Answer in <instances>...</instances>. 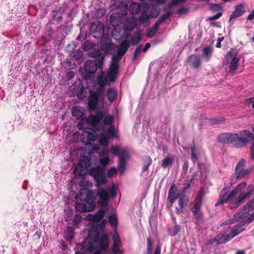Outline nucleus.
<instances>
[{
    "mask_svg": "<svg viewBox=\"0 0 254 254\" xmlns=\"http://www.w3.org/2000/svg\"><path fill=\"white\" fill-rule=\"evenodd\" d=\"M129 42L126 40L124 41L118 47L117 54L113 56L110 68L107 74L102 71L97 78V82L100 85L94 92L85 89L83 83L78 80L73 83L71 89L76 94L78 99H84L88 96V108L90 111L95 110L99 102L103 100V90L102 87L105 85H109L111 83L114 82L119 69V62L123 56L126 54L129 47Z\"/></svg>",
    "mask_w": 254,
    "mask_h": 254,
    "instance_id": "nucleus-1",
    "label": "nucleus"
},
{
    "mask_svg": "<svg viewBox=\"0 0 254 254\" xmlns=\"http://www.w3.org/2000/svg\"><path fill=\"white\" fill-rule=\"evenodd\" d=\"M105 213V210L100 209L96 213L89 214L87 216V219L95 224L92 225V228L89 231L87 240L81 244L80 250L84 254H92L96 249L101 251L108 249V237L105 234L100 235L105 228L106 220H103L100 224H97L103 219Z\"/></svg>",
    "mask_w": 254,
    "mask_h": 254,
    "instance_id": "nucleus-2",
    "label": "nucleus"
},
{
    "mask_svg": "<svg viewBox=\"0 0 254 254\" xmlns=\"http://www.w3.org/2000/svg\"><path fill=\"white\" fill-rule=\"evenodd\" d=\"M100 158V163L103 167L98 166L92 167L89 170V174L94 178L95 185L98 188L97 194L100 198V203L101 205L106 206L108 205L110 198L116 196L117 189L114 184L108 188L107 190L101 187L108 182L104 167L109 163L110 159L109 157Z\"/></svg>",
    "mask_w": 254,
    "mask_h": 254,
    "instance_id": "nucleus-3",
    "label": "nucleus"
},
{
    "mask_svg": "<svg viewBox=\"0 0 254 254\" xmlns=\"http://www.w3.org/2000/svg\"><path fill=\"white\" fill-rule=\"evenodd\" d=\"M247 186L246 182L239 184L230 193L227 194L230 190L229 187L223 188L221 191L219 200L216 202L215 206L223 203L231 202V209L238 207L243 201L249 197L254 192V185H250L247 189V191L241 192L237 197L236 195Z\"/></svg>",
    "mask_w": 254,
    "mask_h": 254,
    "instance_id": "nucleus-4",
    "label": "nucleus"
},
{
    "mask_svg": "<svg viewBox=\"0 0 254 254\" xmlns=\"http://www.w3.org/2000/svg\"><path fill=\"white\" fill-rule=\"evenodd\" d=\"M254 138V134L248 130H243L239 133H222L217 137L219 142L224 144H231L236 148L246 146Z\"/></svg>",
    "mask_w": 254,
    "mask_h": 254,
    "instance_id": "nucleus-5",
    "label": "nucleus"
},
{
    "mask_svg": "<svg viewBox=\"0 0 254 254\" xmlns=\"http://www.w3.org/2000/svg\"><path fill=\"white\" fill-rule=\"evenodd\" d=\"M88 55L90 57L95 58L97 61L88 60L84 64V68H80L81 74L85 79H88L92 74H94L98 68L102 69L105 59L104 54L99 50L91 51L89 52Z\"/></svg>",
    "mask_w": 254,
    "mask_h": 254,
    "instance_id": "nucleus-6",
    "label": "nucleus"
},
{
    "mask_svg": "<svg viewBox=\"0 0 254 254\" xmlns=\"http://www.w3.org/2000/svg\"><path fill=\"white\" fill-rule=\"evenodd\" d=\"M138 20L133 17L126 18L123 26V30L118 31V28L112 32V36L116 40H119L120 38L117 37V34L121 37L127 38L130 35L131 32L137 27Z\"/></svg>",
    "mask_w": 254,
    "mask_h": 254,
    "instance_id": "nucleus-7",
    "label": "nucleus"
},
{
    "mask_svg": "<svg viewBox=\"0 0 254 254\" xmlns=\"http://www.w3.org/2000/svg\"><path fill=\"white\" fill-rule=\"evenodd\" d=\"M236 221L233 218L232 219L228 220L223 222L221 226H226L224 229L218 234L214 239H211L210 241L211 244H213L214 241L217 242V244H222L229 241L232 239L230 234H227V233L230 230V225L234 223Z\"/></svg>",
    "mask_w": 254,
    "mask_h": 254,
    "instance_id": "nucleus-8",
    "label": "nucleus"
},
{
    "mask_svg": "<svg viewBox=\"0 0 254 254\" xmlns=\"http://www.w3.org/2000/svg\"><path fill=\"white\" fill-rule=\"evenodd\" d=\"M112 153L118 156L120 159L118 170L120 175H122L126 168V161L128 158L129 153L127 149L121 150L117 146H113L111 147Z\"/></svg>",
    "mask_w": 254,
    "mask_h": 254,
    "instance_id": "nucleus-9",
    "label": "nucleus"
},
{
    "mask_svg": "<svg viewBox=\"0 0 254 254\" xmlns=\"http://www.w3.org/2000/svg\"><path fill=\"white\" fill-rule=\"evenodd\" d=\"M85 203L77 202L75 204V208L80 212L90 211L93 210L96 204L92 192L89 190H86V197L84 198Z\"/></svg>",
    "mask_w": 254,
    "mask_h": 254,
    "instance_id": "nucleus-10",
    "label": "nucleus"
},
{
    "mask_svg": "<svg viewBox=\"0 0 254 254\" xmlns=\"http://www.w3.org/2000/svg\"><path fill=\"white\" fill-rule=\"evenodd\" d=\"M81 140L86 146L87 148H90V153L97 151L99 149L98 144L89 142L90 141H94L97 138V134L95 132L88 131H83L81 134Z\"/></svg>",
    "mask_w": 254,
    "mask_h": 254,
    "instance_id": "nucleus-11",
    "label": "nucleus"
},
{
    "mask_svg": "<svg viewBox=\"0 0 254 254\" xmlns=\"http://www.w3.org/2000/svg\"><path fill=\"white\" fill-rule=\"evenodd\" d=\"M98 116L90 115L86 119H82L77 124V127L79 129H85L90 127H93L97 129V123L99 122V117Z\"/></svg>",
    "mask_w": 254,
    "mask_h": 254,
    "instance_id": "nucleus-12",
    "label": "nucleus"
},
{
    "mask_svg": "<svg viewBox=\"0 0 254 254\" xmlns=\"http://www.w3.org/2000/svg\"><path fill=\"white\" fill-rule=\"evenodd\" d=\"M100 114L99 122L97 123V129H102L104 125H111L114 123L115 118L113 116L106 114L101 111H98L95 116H98Z\"/></svg>",
    "mask_w": 254,
    "mask_h": 254,
    "instance_id": "nucleus-13",
    "label": "nucleus"
},
{
    "mask_svg": "<svg viewBox=\"0 0 254 254\" xmlns=\"http://www.w3.org/2000/svg\"><path fill=\"white\" fill-rule=\"evenodd\" d=\"M244 166L245 160H240L237 165L235 168V172L232 176V180L230 183L231 185L234 184L237 179L242 178L250 173V171L249 170L244 169Z\"/></svg>",
    "mask_w": 254,
    "mask_h": 254,
    "instance_id": "nucleus-14",
    "label": "nucleus"
},
{
    "mask_svg": "<svg viewBox=\"0 0 254 254\" xmlns=\"http://www.w3.org/2000/svg\"><path fill=\"white\" fill-rule=\"evenodd\" d=\"M253 210H254V202L253 200H250L242 209L234 215L233 219L236 222L240 221L248 216L249 211Z\"/></svg>",
    "mask_w": 254,
    "mask_h": 254,
    "instance_id": "nucleus-15",
    "label": "nucleus"
},
{
    "mask_svg": "<svg viewBox=\"0 0 254 254\" xmlns=\"http://www.w3.org/2000/svg\"><path fill=\"white\" fill-rule=\"evenodd\" d=\"M104 31V29L101 22L96 21L92 23L90 33L94 38H99L101 37L103 35Z\"/></svg>",
    "mask_w": 254,
    "mask_h": 254,
    "instance_id": "nucleus-16",
    "label": "nucleus"
},
{
    "mask_svg": "<svg viewBox=\"0 0 254 254\" xmlns=\"http://www.w3.org/2000/svg\"><path fill=\"white\" fill-rule=\"evenodd\" d=\"M126 12L124 13V15L126 14L127 10V4L125 5V7ZM124 19V14L119 13L118 12H113L111 15L110 17V22L111 25L117 28L116 27L120 25V24L122 22Z\"/></svg>",
    "mask_w": 254,
    "mask_h": 254,
    "instance_id": "nucleus-17",
    "label": "nucleus"
},
{
    "mask_svg": "<svg viewBox=\"0 0 254 254\" xmlns=\"http://www.w3.org/2000/svg\"><path fill=\"white\" fill-rule=\"evenodd\" d=\"M201 203L194 202L193 206L191 207L193 215L197 221H201L203 218V213L201 209Z\"/></svg>",
    "mask_w": 254,
    "mask_h": 254,
    "instance_id": "nucleus-18",
    "label": "nucleus"
},
{
    "mask_svg": "<svg viewBox=\"0 0 254 254\" xmlns=\"http://www.w3.org/2000/svg\"><path fill=\"white\" fill-rule=\"evenodd\" d=\"M113 240L112 253L113 254H123V251L121 249L122 243L119 236L115 234L113 236Z\"/></svg>",
    "mask_w": 254,
    "mask_h": 254,
    "instance_id": "nucleus-19",
    "label": "nucleus"
},
{
    "mask_svg": "<svg viewBox=\"0 0 254 254\" xmlns=\"http://www.w3.org/2000/svg\"><path fill=\"white\" fill-rule=\"evenodd\" d=\"M90 166V161L88 159H83L79 162L76 169L79 171L80 175L82 176L86 174Z\"/></svg>",
    "mask_w": 254,
    "mask_h": 254,
    "instance_id": "nucleus-20",
    "label": "nucleus"
},
{
    "mask_svg": "<svg viewBox=\"0 0 254 254\" xmlns=\"http://www.w3.org/2000/svg\"><path fill=\"white\" fill-rule=\"evenodd\" d=\"M226 58L227 60L231 59L229 68L230 71L234 72L238 67L239 59L236 56L233 57L232 52L231 51L227 53Z\"/></svg>",
    "mask_w": 254,
    "mask_h": 254,
    "instance_id": "nucleus-21",
    "label": "nucleus"
},
{
    "mask_svg": "<svg viewBox=\"0 0 254 254\" xmlns=\"http://www.w3.org/2000/svg\"><path fill=\"white\" fill-rule=\"evenodd\" d=\"M246 224H247V223L245 222V220H243L240 222L238 224L232 227L231 233L230 234L232 239L245 230V228L244 227V226Z\"/></svg>",
    "mask_w": 254,
    "mask_h": 254,
    "instance_id": "nucleus-22",
    "label": "nucleus"
},
{
    "mask_svg": "<svg viewBox=\"0 0 254 254\" xmlns=\"http://www.w3.org/2000/svg\"><path fill=\"white\" fill-rule=\"evenodd\" d=\"M97 130H101L102 131L101 132H104L105 135L109 139L118 137L117 131L115 129L114 125L110 126L107 129H105V127H103L102 129H98Z\"/></svg>",
    "mask_w": 254,
    "mask_h": 254,
    "instance_id": "nucleus-23",
    "label": "nucleus"
},
{
    "mask_svg": "<svg viewBox=\"0 0 254 254\" xmlns=\"http://www.w3.org/2000/svg\"><path fill=\"white\" fill-rule=\"evenodd\" d=\"M191 152V159L194 163L201 156L203 152L200 149L195 148L194 145H191L190 147Z\"/></svg>",
    "mask_w": 254,
    "mask_h": 254,
    "instance_id": "nucleus-24",
    "label": "nucleus"
},
{
    "mask_svg": "<svg viewBox=\"0 0 254 254\" xmlns=\"http://www.w3.org/2000/svg\"><path fill=\"white\" fill-rule=\"evenodd\" d=\"M177 187L174 185H172L170 188L168 196V199L171 204H173L176 199L178 197V195L177 194Z\"/></svg>",
    "mask_w": 254,
    "mask_h": 254,
    "instance_id": "nucleus-25",
    "label": "nucleus"
},
{
    "mask_svg": "<svg viewBox=\"0 0 254 254\" xmlns=\"http://www.w3.org/2000/svg\"><path fill=\"white\" fill-rule=\"evenodd\" d=\"M245 12V7L243 4H240L237 5L235 7V10L232 13L230 16L229 21H230L233 18L242 15Z\"/></svg>",
    "mask_w": 254,
    "mask_h": 254,
    "instance_id": "nucleus-26",
    "label": "nucleus"
},
{
    "mask_svg": "<svg viewBox=\"0 0 254 254\" xmlns=\"http://www.w3.org/2000/svg\"><path fill=\"white\" fill-rule=\"evenodd\" d=\"M118 92L117 90L113 87L110 88L106 94V96L108 101L110 102L115 101L117 97Z\"/></svg>",
    "mask_w": 254,
    "mask_h": 254,
    "instance_id": "nucleus-27",
    "label": "nucleus"
},
{
    "mask_svg": "<svg viewBox=\"0 0 254 254\" xmlns=\"http://www.w3.org/2000/svg\"><path fill=\"white\" fill-rule=\"evenodd\" d=\"M188 61L194 67L197 68L200 64L201 59L200 56L197 55H191L189 57Z\"/></svg>",
    "mask_w": 254,
    "mask_h": 254,
    "instance_id": "nucleus-28",
    "label": "nucleus"
},
{
    "mask_svg": "<svg viewBox=\"0 0 254 254\" xmlns=\"http://www.w3.org/2000/svg\"><path fill=\"white\" fill-rule=\"evenodd\" d=\"M141 4L139 2H133L129 4V10L132 15L137 14L141 9Z\"/></svg>",
    "mask_w": 254,
    "mask_h": 254,
    "instance_id": "nucleus-29",
    "label": "nucleus"
},
{
    "mask_svg": "<svg viewBox=\"0 0 254 254\" xmlns=\"http://www.w3.org/2000/svg\"><path fill=\"white\" fill-rule=\"evenodd\" d=\"M83 112L84 109L79 106H75L72 109V114L77 119H80L83 117Z\"/></svg>",
    "mask_w": 254,
    "mask_h": 254,
    "instance_id": "nucleus-30",
    "label": "nucleus"
},
{
    "mask_svg": "<svg viewBox=\"0 0 254 254\" xmlns=\"http://www.w3.org/2000/svg\"><path fill=\"white\" fill-rule=\"evenodd\" d=\"M175 161L174 157L172 156H167L164 158L161 162V166L165 169L171 166Z\"/></svg>",
    "mask_w": 254,
    "mask_h": 254,
    "instance_id": "nucleus-31",
    "label": "nucleus"
},
{
    "mask_svg": "<svg viewBox=\"0 0 254 254\" xmlns=\"http://www.w3.org/2000/svg\"><path fill=\"white\" fill-rule=\"evenodd\" d=\"M202 52L203 58L205 62L209 61L212 56V49L209 46H206L203 48Z\"/></svg>",
    "mask_w": 254,
    "mask_h": 254,
    "instance_id": "nucleus-32",
    "label": "nucleus"
},
{
    "mask_svg": "<svg viewBox=\"0 0 254 254\" xmlns=\"http://www.w3.org/2000/svg\"><path fill=\"white\" fill-rule=\"evenodd\" d=\"M109 138L107 137L104 132H101L100 137L99 139V143L100 145L104 146H107L108 145V141Z\"/></svg>",
    "mask_w": 254,
    "mask_h": 254,
    "instance_id": "nucleus-33",
    "label": "nucleus"
},
{
    "mask_svg": "<svg viewBox=\"0 0 254 254\" xmlns=\"http://www.w3.org/2000/svg\"><path fill=\"white\" fill-rule=\"evenodd\" d=\"M159 30V26H156L154 24L153 27L151 28L147 32L146 36L149 38L154 37Z\"/></svg>",
    "mask_w": 254,
    "mask_h": 254,
    "instance_id": "nucleus-34",
    "label": "nucleus"
},
{
    "mask_svg": "<svg viewBox=\"0 0 254 254\" xmlns=\"http://www.w3.org/2000/svg\"><path fill=\"white\" fill-rule=\"evenodd\" d=\"M141 33L140 31L136 32V34L132 36L131 39V44L132 45L137 44L141 39Z\"/></svg>",
    "mask_w": 254,
    "mask_h": 254,
    "instance_id": "nucleus-35",
    "label": "nucleus"
},
{
    "mask_svg": "<svg viewBox=\"0 0 254 254\" xmlns=\"http://www.w3.org/2000/svg\"><path fill=\"white\" fill-rule=\"evenodd\" d=\"M181 230V227L179 225H176L173 228L168 230V233L171 236H176Z\"/></svg>",
    "mask_w": 254,
    "mask_h": 254,
    "instance_id": "nucleus-36",
    "label": "nucleus"
},
{
    "mask_svg": "<svg viewBox=\"0 0 254 254\" xmlns=\"http://www.w3.org/2000/svg\"><path fill=\"white\" fill-rule=\"evenodd\" d=\"M151 163L152 160L151 158L149 156H146L145 158V162L142 168V171L143 172L147 171L148 169V167L151 164Z\"/></svg>",
    "mask_w": 254,
    "mask_h": 254,
    "instance_id": "nucleus-37",
    "label": "nucleus"
},
{
    "mask_svg": "<svg viewBox=\"0 0 254 254\" xmlns=\"http://www.w3.org/2000/svg\"><path fill=\"white\" fill-rule=\"evenodd\" d=\"M109 221L111 225L117 227L118 225V218L115 214H112L109 216Z\"/></svg>",
    "mask_w": 254,
    "mask_h": 254,
    "instance_id": "nucleus-38",
    "label": "nucleus"
},
{
    "mask_svg": "<svg viewBox=\"0 0 254 254\" xmlns=\"http://www.w3.org/2000/svg\"><path fill=\"white\" fill-rule=\"evenodd\" d=\"M74 232L72 227H68L64 232V237L65 238L72 239L73 238Z\"/></svg>",
    "mask_w": 254,
    "mask_h": 254,
    "instance_id": "nucleus-39",
    "label": "nucleus"
},
{
    "mask_svg": "<svg viewBox=\"0 0 254 254\" xmlns=\"http://www.w3.org/2000/svg\"><path fill=\"white\" fill-rule=\"evenodd\" d=\"M149 18V15L146 13V12H142L139 17V21L141 23H145L146 22Z\"/></svg>",
    "mask_w": 254,
    "mask_h": 254,
    "instance_id": "nucleus-40",
    "label": "nucleus"
},
{
    "mask_svg": "<svg viewBox=\"0 0 254 254\" xmlns=\"http://www.w3.org/2000/svg\"><path fill=\"white\" fill-rule=\"evenodd\" d=\"M169 13H166L162 15L155 23L156 26H159L160 24L164 22L169 17Z\"/></svg>",
    "mask_w": 254,
    "mask_h": 254,
    "instance_id": "nucleus-41",
    "label": "nucleus"
},
{
    "mask_svg": "<svg viewBox=\"0 0 254 254\" xmlns=\"http://www.w3.org/2000/svg\"><path fill=\"white\" fill-rule=\"evenodd\" d=\"M204 194H205V193L204 192V190L203 188H202L200 189V190L199 191V194H198L197 197L196 198V199H195L194 200V202L202 203V201L203 197Z\"/></svg>",
    "mask_w": 254,
    "mask_h": 254,
    "instance_id": "nucleus-42",
    "label": "nucleus"
},
{
    "mask_svg": "<svg viewBox=\"0 0 254 254\" xmlns=\"http://www.w3.org/2000/svg\"><path fill=\"white\" fill-rule=\"evenodd\" d=\"M83 56V52L80 50H75L73 53L72 57L76 60H79Z\"/></svg>",
    "mask_w": 254,
    "mask_h": 254,
    "instance_id": "nucleus-43",
    "label": "nucleus"
},
{
    "mask_svg": "<svg viewBox=\"0 0 254 254\" xmlns=\"http://www.w3.org/2000/svg\"><path fill=\"white\" fill-rule=\"evenodd\" d=\"M224 121V119L223 118H217L210 120V123L211 125H215L221 123Z\"/></svg>",
    "mask_w": 254,
    "mask_h": 254,
    "instance_id": "nucleus-44",
    "label": "nucleus"
},
{
    "mask_svg": "<svg viewBox=\"0 0 254 254\" xmlns=\"http://www.w3.org/2000/svg\"><path fill=\"white\" fill-rule=\"evenodd\" d=\"M147 254H152V244L151 242V240L150 238H147Z\"/></svg>",
    "mask_w": 254,
    "mask_h": 254,
    "instance_id": "nucleus-45",
    "label": "nucleus"
},
{
    "mask_svg": "<svg viewBox=\"0 0 254 254\" xmlns=\"http://www.w3.org/2000/svg\"><path fill=\"white\" fill-rule=\"evenodd\" d=\"M106 13L105 10L103 8L98 9L95 12V16L97 18L103 16Z\"/></svg>",
    "mask_w": 254,
    "mask_h": 254,
    "instance_id": "nucleus-46",
    "label": "nucleus"
},
{
    "mask_svg": "<svg viewBox=\"0 0 254 254\" xmlns=\"http://www.w3.org/2000/svg\"><path fill=\"white\" fill-rule=\"evenodd\" d=\"M109 151L107 149H103L99 153L100 158L109 157Z\"/></svg>",
    "mask_w": 254,
    "mask_h": 254,
    "instance_id": "nucleus-47",
    "label": "nucleus"
},
{
    "mask_svg": "<svg viewBox=\"0 0 254 254\" xmlns=\"http://www.w3.org/2000/svg\"><path fill=\"white\" fill-rule=\"evenodd\" d=\"M244 220L247 224H249L254 221V211L250 214L249 216Z\"/></svg>",
    "mask_w": 254,
    "mask_h": 254,
    "instance_id": "nucleus-48",
    "label": "nucleus"
},
{
    "mask_svg": "<svg viewBox=\"0 0 254 254\" xmlns=\"http://www.w3.org/2000/svg\"><path fill=\"white\" fill-rule=\"evenodd\" d=\"M142 45H139L138 47L136 48L133 55V59H135L136 57L138 56V55L140 54L142 50Z\"/></svg>",
    "mask_w": 254,
    "mask_h": 254,
    "instance_id": "nucleus-49",
    "label": "nucleus"
},
{
    "mask_svg": "<svg viewBox=\"0 0 254 254\" xmlns=\"http://www.w3.org/2000/svg\"><path fill=\"white\" fill-rule=\"evenodd\" d=\"M82 216L80 214H76L74 217L73 223L74 224H77L81 221Z\"/></svg>",
    "mask_w": 254,
    "mask_h": 254,
    "instance_id": "nucleus-50",
    "label": "nucleus"
},
{
    "mask_svg": "<svg viewBox=\"0 0 254 254\" xmlns=\"http://www.w3.org/2000/svg\"><path fill=\"white\" fill-rule=\"evenodd\" d=\"M117 172V169L115 168H111L108 170L107 176L108 177H112Z\"/></svg>",
    "mask_w": 254,
    "mask_h": 254,
    "instance_id": "nucleus-51",
    "label": "nucleus"
},
{
    "mask_svg": "<svg viewBox=\"0 0 254 254\" xmlns=\"http://www.w3.org/2000/svg\"><path fill=\"white\" fill-rule=\"evenodd\" d=\"M252 130L254 132V127H253ZM251 158L254 160V141L252 142L251 147Z\"/></svg>",
    "mask_w": 254,
    "mask_h": 254,
    "instance_id": "nucleus-52",
    "label": "nucleus"
},
{
    "mask_svg": "<svg viewBox=\"0 0 254 254\" xmlns=\"http://www.w3.org/2000/svg\"><path fill=\"white\" fill-rule=\"evenodd\" d=\"M245 103L247 105L252 104V107L254 109V97L246 99Z\"/></svg>",
    "mask_w": 254,
    "mask_h": 254,
    "instance_id": "nucleus-53",
    "label": "nucleus"
},
{
    "mask_svg": "<svg viewBox=\"0 0 254 254\" xmlns=\"http://www.w3.org/2000/svg\"><path fill=\"white\" fill-rule=\"evenodd\" d=\"M221 15H222L221 13L219 12L213 16L209 17L208 18L210 20H216V19H218L221 16Z\"/></svg>",
    "mask_w": 254,
    "mask_h": 254,
    "instance_id": "nucleus-54",
    "label": "nucleus"
},
{
    "mask_svg": "<svg viewBox=\"0 0 254 254\" xmlns=\"http://www.w3.org/2000/svg\"><path fill=\"white\" fill-rule=\"evenodd\" d=\"M223 37H218L217 39V41L216 44V47L217 48H220L221 46V42L223 41Z\"/></svg>",
    "mask_w": 254,
    "mask_h": 254,
    "instance_id": "nucleus-55",
    "label": "nucleus"
},
{
    "mask_svg": "<svg viewBox=\"0 0 254 254\" xmlns=\"http://www.w3.org/2000/svg\"><path fill=\"white\" fill-rule=\"evenodd\" d=\"M188 11V8L185 7H181L178 10V13L180 14L186 13Z\"/></svg>",
    "mask_w": 254,
    "mask_h": 254,
    "instance_id": "nucleus-56",
    "label": "nucleus"
},
{
    "mask_svg": "<svg viewBox=\"0 0 254 254\" xmlns=\"http://www.w3.org/2000/svg\"><path fill=\"white\" fill-rule=\"evenodd\" d=\"M91 47L92 46V43H90V42H88V41H86L85 42H84L83 45V50H87V48H86V47Z\"/></svg>",
    "mask_w": 254,
    "mask_h": 254,
    "instance_id": "nucleus-57",
    "label": "nucleus"
},
{
    "mask_svg": "<svg viewBox=\"0 0 254 254\" xmlns=\"http://www.w3.org/2000/svg\"><path fill=\"white\" fill-rule=\"evenodd\" d=\"M183 207H181V206H178L176 207V213H177V214H180L181 213H182L183 212Z\"/></svg>",
    "mask_w": 254,
    "mask_h": 254,
    "instance_id": "nucleus-58",
    "label": "nucleus"
},
{
    "mask_svg": "<svg viewBox=\"0 0 254 254\" xmlns=\"http://www.w3.org/2000/svg\"><path fill=\"white\" fill-rule=\"evenodd\" d=\"M254 19V9L249 14L248 19L252 20Z\"/></svg>",
    "mask_w": 254,
    "mask_h": 254,
    "instance_id": "nucleus-59",
    "label": "nucleus"
},
{
    "mask_svg": "<svg viewBox=\"0 0 254 254\" xmlns=\"http://www.w3.org/2000/svg\"><path fill=\"white\" fill-rule=\"evenodd\" d=\"M150 47V44L149 43H146L144 47L142 49V51L143 52H146Z\"/></svg>",
    "mask_w": 254,
    "mask_h": 254,
    "instance_id": "nucleus-60",
    "label": "nucleus"
},
{
    "mask_svg": "<svg viewBox=\"0 0 254 254\" xmlns=\"http://www.w3.org/2000/svg\"><path fill=\"white\" fill-rule=\"evenodd\" d=\"M178 204H179V206H181L182 207H184V199L183 198L181 197L179 199Z\"/></svg>",
    "mask_w": 254,
    "mask_h": 254,
    "instance_id": "nucleus-61",
    "label": "nucleus"
},
{
    "mask_svg": "<svg viewBox=\"0 0 254 254\" xmlns=\"http://www.w3.org/2000/svg\"><path fill=\"white\" fill-rule=\"evenodd\" d=\"M66 75L68 78H72L74 76L75 73L74 71H70L68 72Z\"/></svg>",
    "mask_w": 254,
    "mask_h": 254,
    "instance_id": "nucleus-62",
    "label": "nucleus"
},
{
    "mask_svg": "<svg viewBox=\"0 0 254 254\" xmlns=\"http://www.w3.org/2000/svg\"><path fill=\"white\" fill-rule=\"evenodd\" d=\"M160 248L159 246H157L155 249L153 254H160Z\"/></svg>",
    "mask_w": 254,
    "mask_h": 254,
    "instance_id": "nucleus-63",
    "label": "nucleus"
},
{
    "mask_svg": "<svg viewBox=\"0 0 254 254\" xmlns=\"http://www.w3.org/2000/svg\"><path fill=\"white\" fill-rule=\"evenodd\" d=\"M188 165L187 163H185L184 164L183 166V170L184 171H187L188 170Z\"/></svg>",
    "mask_w": 254,
    "mask_h": 254,
    "instance_id": "nucleus-64",
    "label": "nucleus"
}]
</instances>
